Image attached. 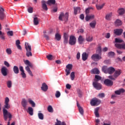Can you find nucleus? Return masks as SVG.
Here are the masks:
<instances>
[{
  "label": "nucleus",
  "instance_id": "obj_1",
  "mask_svg": "<svg viewBox=\"0 0 125 125\" xmlns=\"http://www.w3.org/2000/svg\"><path fill=\"white\" fill-rule=\"evenodd\" d=\"M121 74H122L121 70L118 69L117 70H115L113 75L109 76L108 79H109L110 80H112V81H116V80L118 79V77L121 76Z\"/></svg>",
  "mask_w": 125,
  "mask_h": 125
},
{
  "label": "nucleus",
  "instance_id": "obj_2",
  "mask_svg": "<svg viewBox=\"0 0 125 125\" xmlns=\"http://www.w3.org/2000/svg\"><path fill=\"white\" fill-rule=\"evenodd\" d=\"M24 62L25 64V65H27V66L25 67L26 71H27L28 74H29L30 76H31V77H33V73H32V71H31L29 67H30L31 68L33 67V64L28 60L24 61Z\"/></svg>",
  "mask_w": 125,
  "mask_h": 125
},
{
  "label": "nucleus",
  "instance_id": "obj_3",
  "mask_svg": "<svg viewBox=\"0 0 125 125\" xmlns=\"http://www.w3.org/2000/svg\"><path fill=\"white\" fill-rule=\"evenodd\" d=\"M3 118L5 121H7V118H9V122H10L11 118H12V115L10 112H8L7 110L5 108L3 109Z\"/></svg>",
  "mask_w": 125,
  "mask_h": 125
},
{
  "label": "nucleus",
  "instance_id": "obj_4",
  "mask_svg": "<svg viewBox=\"0 0 125 125\" xmlns=\"http://www.w3.org/2000/svg\"><path fill=\"white\" fill-rule=\"evenodd\" d=\"M25 49L26 50V56L27 57H30V56H32V48L31 45H29L28 43L25 42Z\"/></svg>",
  "mask_w": 125,
  "mask_h": 125
},
{
  "label": "nucleus",
  "instance_id": "obj_5",
  "mask_svg": "<svg viewBox=\"0 0 125 125\" xmlns=\"http://www.w3.org/2000/svg\"><path fill=\"white\" fill-rule=\"evenodd\" d=\"M68 17H69L68 13H66L64 14V13L62 12L59 17V20H60V21H68Z\"/></svg>",
  "mask_w": 125,
  "mask_h": 125
},
{
  "label": "nucleus",
  "instance_id": "obj_6",
  "mask_svg": "<svg viewBox=\"0 0 125 125\" xmlns=\"http://www.w3.org/2000/svg\"><path fill=\"white\" fill-rule=\"evenodd\" d=\"M101 103V101L96 98L92 99L90 102L91 106H98Z\"/></svg>",
  "mask_w": 125,
  "mask_h": 125
},
{
  "label": "nucleus",
  "instance_id": "obj_7",
  "mask_svg": "<svg viewBox=\"0 0 125 125\" xmlns=\"http://www.w3.org/2000/svg\"><path fill=\"white\" fill-rule=\"evenodd\" d=\"M77 42V39L74 35H71L69 37L68 43L70 45H75Z\"/></svg>",
  "mask_w": 125,
  "mask_h": 125
},
{
  "label": "nucleus",
  "instance_id": "obj_8",
  "mask_svg": "<svg viewBox=\"0 0 125 125\" xmlns=\"http://www.w3.org/2000/svg\"><path fill=\"white\" fill-rule=\"evenodd\" d=\"M9 103V98L6 97L5 99L4 105L3 109H9L10 108V104Z\"/></svg>",
  "mask_w": 125,
  "mask_h": 125
},
{
  "label": "nucleus",
  "instance_id": "obj_9",
  "mask_svg": "<svg viewBox=\"0 0 125 125\" xmlns=\"http://www.w3.org/2000/svg\"><path fill=\"white\" fill-rule=\"evenodd\" d=\"M72 69H73V65L68 64L66 65V69L65 70V72L66 73V76H69V75H70L71 70H72Z\"/></svg>",
  "mask_w": 125,
  "mask_h": 125
},
{
  "label": "nucleus",
  "instance_id": "obj_10",
  "mask_svg": "<svg viewBox=\"0 0 125 125\" xmlns=\"http://www.w3.org/2000/svg\"><path fill=\"white\" fill-rule=\"evenodd\" d=\"M8 69L5 66H3L1 68V73L4 77H6L8 75Z\"/></svg>",
  "mask_w": 125,
  "mask_h": 125
},
{
  "label": "nucleus",
  "instance_id": "obj_11",
  "mask_svg": "<svg viewBox=\"0 0 125 125\" xmlns=\"http://www.w3.org/2000/svg\"><path fill=\"white\" fill-rule=\"evenodd\" d=\"M104 84L106 85V86H112L113 85L114 83L111 80L109 79H105L104 82Z\"/></svg>",
  "mask_w": 125,
  "mask_h": 125
},
{
  "label": "nucleus",
  "instance_id": "obj_12",
  "mask_svg": "<svg viewBox=\"0 0 125 125\" xmlns=\"http://www.w3.org/2000/svg\"><path fill=\"white\" fill-rule=\"evenodd\" d=\"M91 59L94 61H98L101 59V56L98 54H94L91 56Z\"/></svg>",
  "mask_w": 125,
  "mask_h": 125
},
{
  "label": "nucleus",
  "instance_id": "obj_13",
  "mask_svg": "<svg viewBox=\"0 0 125 125\" xmlns=\"http://www.w3.org/2000/svg\"><path fill=\"white\" fill-rule=\"evenodd\" d=\"M41 3L42 9L47 11V10H48V8H47V5H46V1H45L44 0H42Z\"/></svg>",
  "mask_w": 125,
  "mask_h": 125
},
{
  "label": "nucleus",
  "instance_id": "obj_14",
  "mask_svg": "<svg viewBox=\"0 0 125 125\" xmlns=\"http://www.w3.org/2000/svg\"><path fill=\"white\" fill-rule=\"evenodd\" d=\"M114 34L116 36H121L123 32H124V30L122 29H116L114 30Z\"/></svg>",
  "mask_w": 125,
  "mask_h": 125
},
{
  "label": "nucleus",
  "instance_id": "obj_15",
  "mask_svg": "<svg viewBox=\"0 0 125 125\" xmlns=\"http://www.w3.org/2000/svg\"><path fill=\"white\" fill-rule=\"evenodd\" d=\"M93 86L95 88L98 90L101 89V84L97 82H95L93 83Z\"/></svg>",
  "mask_w": 125,
  "mask_h": 125
},
{
  "label": "nucleus",
  "instance_id": "obj_16",
  "mask_svg": "<svg viewBox=\"0 0 125 125\" xmlns=\"http://www.w3.org/2000/svg\"><path fill=\"white\" fill-rule=\"evenodd\" d=\"M115 46L118 49H125V44L115 43Z\"/></svg>",
  "mask_w": 125,
  "mask_h": 125
},
{
  "label": "nucleus",
  "instance_id": "obj_17",
  "mask_svg": "<svg viewBox=\"0 0 125 125\" xmlns=\"http://www.w3.org/2000/svg\"><path fill=\"white\" fill-rule=\"evenodd\" d=\"M21 105L23 108V110H26L27 105H28V101L25 99H23L21 101Z\"/></svg>",
  "mask_w": 125,
  "mask_h": 125
},
{
  "label": "nucleus",
  "instance_id": "obj_18",
  "mask_svg": "<svg viewBox=\"0 0 125 125\" xmlns=\"http://www.w3.org/2000/svg\"><path fill=\"white\" fill-rule=\"evenodd\" d=\"M4 16V9L1 7H0V19H1V20H3Z\"/></svg>",
  "mask_w": 125,
  "mask_h": 125
},
{
  "label": "nucleus",
  "instance_id": "obj_19",
  "mask_svg": "<svg viewBox=\"0 0 125 125\" xmlns=\"http://www.w3.org/2000/svg\"><path fill=\"white\" fill-rule=\"evenodd\" d=\"M68 39L69 35L66 33H63V43H64V44L68 43Z\"/></svg>",
  "mask_w": 125,
  "mask_h": 125
},
{
  "label": "nucleus",
  "instance_id": "obj_20",
  "mask_svg": "<svg viewBox=\"0 0 125 125\" xmlns=\"http://www.w3.org/2000/svg\"><path fill=\"white\" fill-rule=\"evenodd\" d=\"M124 92H125V89L120 88L119 90L115 91L114 93L116 94V95H121L122 93H124Z\"/></svg>",
  "mask_w": 125,
  "mask_h": 125
},
{
  "label": "nucleus",
  "instance_id": "obj_21",
  "mask_svg": "<svg viewBox=\"0 0 125 125\" xmlns=\"http://www.w3.org/2000/svg\"><path fill=\"white\" fill-rule=\"evenodd\" d=\"M115 71H116V69H115V68H114L112 66H110V67L108 68L107 74H109L110 75H112V74H114V73L115 72Z\"/></svg>",
  "mask_w": 125,
  "mask_h": 125
},
{
  "label": "nucleus",
  "instance_id": "obj_22",
  "mask_svg": "<svg viewBox=\"0 0 125 125\" xmlns=\"http://www.w3.org/2000/svg\"><path fill=\"white\" fill-rule=\"evenodd\" d=\"M41 89L42 90V91H47V89H48V86H47V84H46V83H44L42 84Z\"/></svg>",
  "mask_w": 125,
  "mask_h": 125
},
{
  "label": "nucleus",
  "instance_id": "obj_23",
  "mask_svg": "<svg viewBox=\"0 0 125 125\" xmlns=\"http://www.w3.org/2000/svg\"><path fill=\"white\" fill-rule=\"evenodd\" d=\"M77 106L79 109V113H80V114L82 116H83V107H82V106H81V105H80V104H79L78 102L77 103Z\"/></svg>",
  "mask_w": 125,
  "mask_h": 125
},
{
  "label": "nucleus",
  "instance_id": "obj_24",
  "mask_svg": "<svg viewBox=\"0 0 125 125\" xmlns=\"http://www.w3.org/2000/svg\"><path fill=\"white\" fill-rule=\"evenodd\" d=\"M100 71L97 68H94L91 70V74H94V75H99Z\"/></svg>",
  "mask_w": 125,
  "mask_h": 125
},
{
  "label": "nucleus",
  "instance_id": "obj_25",
  "mask_svg": "<svg viewBox=\"0 0 125 125\" xmlns=\"http://www.w3.org/2000/svg\"><path fill=\"white\" fill-rule=\"evenodd\" d=\"M27 112L30 116L34 115V109L31 106L28 107Z\"/></svg>",
  "mask_w": 125,
  "mask_h": 125
},
{
  "label": "nucleus",
  "instance_id": "obj_26",
  "mask_svg": "<svg viewBox=\"0 0 125 125\" xmlns=\"http://www.w3.org/2000/svg\"><path fill=\"white\" fill-rule=\"evenodd\" d=\"M39 21H40V19H39V18L38 17L34 18L33 19L34 25H35V26H37V25H39Z\"/></svg>",
  "mask_w": 125,
  "mask_h": 125
},
{
  "label": "nucleus",
  "instance_id": "obj_27",
  "mask_svg": "<svg viewBox=\"0 0 125 125\" xmlns=\"http://www.w3.org/2000/svg\"><path fill=\"white\" fill-rule=\"evenodd\" d=\"M117 12L119 15H124L125 13V10L123 8H120L118 9Z\"/></svg>",
  "mask_w": 125,
  "mask_h": 125
},
{
  "label": "nucleus",
  "instance_id": "obj_28",
  "mask_svg": "<svg viewBox=\"0 0 125 125\" xmlns=\"http://www.w3.org/2000/svg\"><path fill=\"white\" fill-rule=\"evenodd\" d=\"M55 3H56V0H48L46 2V4L48 5H54Z\"/></svg>",
  "mask_w": 125,
  "mask_h": 125
},
{
  "label": "nucleus",
  "instance_id": "obj_29",
  "mask_svg": "<svg viewBox=\"0 0 125 125\" xmlns=\"http://www.w3.org/2000/svg\"><path fill=\"white\" fill-rule=\"evenodd\" d=\"M13 72L15 74H19V68L18 66L15 65L13 68Z\"/></svg>",
  "mask_w": 125,
  "mask_h": 125
},
{
  "label": "nucleus",
  "instance_id": "obj_30",
  "mask_svg": "<svg viewBox=\"0 0 125 125\" xmlns=\"http://www.w3.org/2000/svg\"><path fill=\"white\" fill-rule=\"evenodd\" d=\"M78 42L80 44H82L83 43V41H84V39H83V36L82 35H80L78 39Z\"/></svg>",
  "mask_w": 125,
  "mask_h": 125
},
{
  "label": "nucleus",
  "instance_id": "obj_31",
  "mask_svg": "<svg viewBox=\"0 0 125 125\" xmlns=\"http://www.w3.org/2000/svg\"><path fill=\"white\" fill-rule=\"evenodd\" d=\"M61 34H60V33H56L55 34V40H57V41H58V42H59V41H61Z\"/></svg>",
  "mask_w": 125,
  "mask_h": 125
},
{
  "label": "nucleus",
  "instance_id": "obj_32",
  "mask_svg": "<svg viewBox=\"0 0 125 125\" xmlns=\"http://www.w3.org/2000/svg\"><path fill=\"white\" fill-rule=\"evenodd\" d=\"M87 58H88V56L86 53L85 52L83 53L82 54V60H83V61H85L86 60H87Z\"/></svg>",
  "mask_w": 125,
  "mask_h": 125
},
{
  "label": "nucleus",
  "instance_id": "obj_33",
  "mask_svg": "<svg viewBox=\"0 0 125 125\" xmlns=\"http://www.w3.org/2000/svg\"><path fill=\"white\" fill-rule=\"evenodd\" d=\"M93 18H94V15H91L90 16H86L85 18V19L86 20V21H89V20H90V19H93Z\"/></svg>",
  "mask_w": 125,
  "mask_h": 125
},
{
  "label": "nucleus",
  "instance_id": "obj_34",
  "mask_svg": "<svg viewBox=\"0 0 125 125\" xmlns=\"http://www.w3.org/2000/svg\"><path fill=\"white\" fill-rule=\"evenodd\" d=\"M102 70L103 72L104 73V74H108V68L107 67V66L106 65L103 66L102 68Z\"/></svg>",
  "mask_w": 125,
  "mask_h": 125
},
{
  "label": "nucleus",
  "instance_id": "obj_35",
  "mask_svg": "<svg viewBox=\"0 0 125 125\" xmlns=\"http://www.w3.org/2000/svg\"><path fill=\"white\" fill-rule=\"evenodd\" d=\"M115 23L116 26H121L123 24V22H122V21H121V20L119 19L116 20Z\"/></svg>",
  "mask_w": 125,
  "mask_h": 125
},
{
  "label": "nucleus",
  "instance_id": "obj_36",
  "mask_svg": "<svg viewBox=\"0 0 125 125\" xmlns=\"http://www.w3.org/2000/svg\"><path fill=\"white\" fill-rule=\"evenodd\" d=\"M56 121L57 123H56L55 125H66V123L64 122H61L58 119H57Z\"/></svg>",
  "mask_w": 125,
  "mask_h": 125
},
{
  "label": "nucleus",
  "instance_id": "obj_37",
  "mask_svg": "<svg viewBox=\"0 0 125 125\" xmlns=\"http://www.w3.org/2000/svg\"><path fill=\"white\" fill-rule=\"evenodd\" d=\"M105 5V3H103L102 5H96V8L98 9V10H100L104 7V6Z\"/></svg>",
  "mask_w": 125,
  "mask_h": 125
},
{
  "label": "nucleus",
  "instance_id": "obj_38",
  "mask_svg": "<svg viewBox=\"0 0 125 125\" xmlns=\"http://www.w3.org/2000/svg\"><path fill=\"white\" fill-rule=\"evenodd\" d=\"M74 14L77 15L78 14V11H81V8L80 7H75L74 8Z\"/></svg>",
  "mask_w": 125,
  "mask_h": 125
},
{
  "label": "nucleus",
  "instance_id": "obj_39",
  "mask_svg": "<svg viewBox=\"0 0 125 125\" xmlns=\"http://www.w3.org/2000/svg\"><path fill=\"white\" fill-rule=\"evenodd\" d=\"M28 102L29 104H31L32 107H36V104L31 99H28Z\"/></svg>",
  "mask_w": 125,
  "mask_h": 125
},
{
  "label": "nucleus",
  "instance_id": "obj_40",
  "mask_svg": "<svg viewBox=\"0 0 125 125\" xmlns=\"http://www.w3.org/2000/svg\"><path fill=\"white\" fill-rule=\"evenodd\" d=\"M89 25L91 28L94 29V28H95V26H96V21H92L89 23Z\"/></svg>",
  "mask_w": 125,
  "mask_h": 125
},
{
  "label": "nucleus",
  "instance_id": "obj_41",
  "mask_svg": "<svg viewBox=\"0 0 125 125\" xmlns=\"http://www.w3.org/2000/svg\"><path fill=\"white\" fill-rule=\"evenodd\" d=\"M99 111V107H97L95 109V115L97 118H99V113H98Z\"/></svg>",
  "mask_w": 125,
  "mask_h": 125
},
{
  "label": "nucleus",
  "instance_id": "obj_42",
  "mask_svg": "<svg viewBox=\"0 0 125 125\" xmlns=\"http://www.w3.org/2000/svg\"><path fill=\"white\" fill-rule=\"evenodd\" d=\"M102 79V77H101L99 75H95V82H99V81H101V80Z\"/></svg>",
  "mask_w": 125,
  "mask_h": 125
},
{
  "label": "nucleus",
  "instance_id": "obj_43",
  "mask_svg": "<svg viewBox=\"0 0 125 125\" xmlns=\"http://www.w3.org/2000/svg\"><path fill=\"white\" fill-rule=\"evenodd\" d=\"M112 15L113 14H112V13H109V14H107L105 16V19L106 20H110V19H111V18L112 17Z\"/></svg>",
  "mask_w": 125,
  "mask_h": 125
},
{
  "label": "nucleus",
  "instance_id": "obj_44",
  "mask_svg": "<svg viewBox=\"0 0 125 125\" xmlns=\"http://www.w3.org/2000/svg\"><path fill=\"white\" fill-rule=\"evenodd\" d=\"M86 41L89 42H92L93 41V38L91 36H88L86 38Z\"/></svg>",
  "mask_w": 125,
  "mask_h": 125
},
{
  "label": "nucleus",
  "instance_id": "obj_45",
  "mask_svg": "<svg viewBox=\"0 0 125 125\" xmlns=\"http://www.w3.org/2000/svg\"><path fill=\"white\" fill-rule=\"evenodd\" d=\"M7 86L8 88H10L12 86V82L10 80L8 81L7 82Z\"/></svg>",
  "mask_w": 125,
  "mask_h": 125
},
{
  "label": "nucleus",
  "instance_id": "obj_46",
  "mask_svg": "<svg viewBox=\"0 0 125 125\" xmlns=\"http://www.w3.org/2000/svg\"><path fill=\"white\" fill-rule=\"evenodd\" d=\"M47 110L49 113H53V108L51 105H49L47 107Z\"/></svg>",
  "mask_w": 125,
  "mask_h": 125
},
{
  "label": "nucleus",
  "instance_id": "obj_47",
  "mask_svg": "<svg viewBox=\"0 0 125 125\" xmlns=\"http://www.w3.org/2000/svg\"><path fill=\"white\" fill-rule=\"evenodd\" d=\"M124 42L122 39L119 38H116L115 42L116 43H122Z\"/></svg>",
  "mask_w": 125,
  "mask_h": 125
},
{
  "label": "nucleus",
  "instance_id": "obj_48",
  "mask_svg": "<svg viewBox=\"0 0 125 125\" xmlns=\"http://www.w3.org/2000/svg\"><path fill=\"white\" fill-rule=\"evenodd\" d=\"M38 118L40 120H43V114L42 113H39L38 114Z\"/></svg>",
  "mask_w": 125,
  "mask_h": 125
},
{
  "label": "nucleus",
  "instance_id": "obj_49",
  "mask_svg": "<svg viewBox=\"0 0 125 125\" xmlns=\"http://www.w3.org/2000/svg\"><path fill=\"white\" fill-rule=\"evenodd\" d=\"M60 96H61V93H60V91H57L56 92L55 97H56V98H59Z\"/></svg>",
  "mask_w": 125,
  "mask_h": 125
},
{
  "label": "nucleus",
  "instance_id": "obj_50",
  "mask_svg": "<svg viewBox=\"0 0 125 125\" xmlns=\"http://www.w3.org/2000/svg\"><path fill=\"white\" fill-rule=\"evenodd\" d=\"M107 55L109 57H113V56H115V52L112 51L109 52H108Z\"/></svg>",
  "mask_w": 125,
  "mask_h": 125
},
{
  "label": "nucleus",
  "instance_id": "obj_51",
  "mask_svg": "<svg viewBox=\"0 0 125 125\" xmlns=\"http://www.w3.org/2000/svg\"><path fill=\"white\" fill-rule=\"evenodd\" d=\"M70 77L72 81H74L75 79V72H72L71 73Z\"/></svg>",
  "mask_w": 125,
  "mask_h": 125
},
{
  "label": "nucleus",
  "instance_id": "obj_52",
  "mask_svg": "<svg viewBox=\"0 0 125 125\" xmlns=\"http://www.w3.org/2000/svg\"><path fill=\"white\" fill-rule=\"evenodd\" d=\"M7 36H10L12 37L13 36V31H9L7 32Z\"/></svg>",
  "mask_w": 125,
  "mask_h": 125
},
{
  "label": "nucleus",
  "instance_id": "obj_53",
  "mask_svg": "<svg viewBox=\"0 0 125 125\" xmlns=\"http://www.w3.org/2000/svg\"><path fill=\"white\" fill-rule=\"evenodd\" d=\"M6 51L7 54H8L9 55L11 54V53H12V51H11V49L10 48H7Z\"/></svg>",
  "mask_w": 125,
  "mask_h": 125
},
{
  "label": "nucleus",
  "instance_id": "obj_54",
  "mask_svg": "<svg viewBox=\"0 0 125 125\" xmlns=\"http://www.w3.org/2000/svg\"><path fill=\"white\" fill-rule=\"evenodd\" d=\"M77 92L78 94L79 97H82V91L79 89H77Z\"/></svg>",
  "mask_w": 125,
  "mask_h": 125
},
{
  "label": "nucleus",
  "instance_id": "obj_55",
  "mask_svg": "<svg viewBox=\"0 0 125 125\" xmlns=\"http://www.w3.org/2000/svg\"><path fill=\"white\" fill-rule=\"evenodd\" d=\"M98 96L101 98H104V97H105V94H104V93H100Z\"/></svg>",
  "mask_w": 125,
  "mask_h": 125
},
{
  "label": "nucleus",
  "instance_id": "obj_56",
  "mask_svg": "<svg viewBox=\"0 0 125 125\" xmlns=\"http://www.w3.org/2000/svg\"><path fill=\"white\" fill-rule=\"evenodd\" d=\"M46 57L48 60H52V58H53L52 55H47Z\"/></svg>",
  "mask_w": 125,
  "mask_h": 125
},
{
  "label": "nucleus",
  "instance_id": "obj_57",
  "mask_svg": "<svg viewBox=\"0 0 125 125\" xmlns=\"http://www.w3.org/2000/svg\"><path fill=\"white\" fill-rule=\"evenodd\" d=\"M29 13H33V7H29L27 9Z\"/></svg>",
  "mask_w": 125,
  "mask_h": 125
},
{
  "label": "nucleus",
  "instance_id": "obj_58",
  "mask_svg": "<svg viewBox=\"0 0 125 125\" xmlns=\"http://www.w3.org/2000/svg\"><path fill=\"white\" fill-rule=\"evenodd\" d=\"M103 125H111V122H108L107 123V121H104L103 122Z\"/></svg>",
  "mask_w": 125,
  "mask_h": 125
},
{
  "label": "nucleus",
  "instance_id": "obj_59",
  "mask_svg": "<svg viewBox=\"0 0 125 125\" xmlns=\"http://www.w3.org/2000/svg\"><path fill=\"white\" fill-rule=\"evenodd\" d=\"M76 58L78 60H80V58H81V53L79 52L77 53Z\"/></svg>",
  "mask_w": 125,
  "mask_h": 125
},
{
  "label": "nucleus",
  "instance_id": "obj_60",
  "mask_svg": "<svg viewBox=\"0 0 125 125\" xmlns=\"http://www.w3.org/2000/svg\"><path fill=\"white\" fill-rule=\"evenodd\" d=\"M4 64L5 66H6V67H7L8 68L10 66L9 63H8V62H7L6 61H5L4 62Z\"/></svg>",
  "mask_w": 125,
  "mask_h": 125
},
{
  "label": "nucleus",
  "instance_id": "obj_61",
  "mask_svg": "<svg viewBox=\"0 0 125 125\" xmlns=\"http://www.w3.org/2000/svg\"><path fill=\"white\" fill-rule=\"evenodd\" d=\"M21 75L22 76V78H23V79H25V78H26V74L25 73V71H23V72H21Z\"/></svg>",
  "mask_w": 125,
  "mask_h": 125
},
{
  "label": "nucleus",
  "instance_id": "obj_62",
  "mask_svg": "<svg viewBox=\"0 0 125 125\" xmlns=\"http://www.w3.org/2000/svg\"><path fill=\"white\" fill-rule=\"evenodd\" d=\"M110 37H111V34H110V33H106V34L105 36L106 39H110Z\"/></svg>",
  "mask_w": 125,
  "mask_h": 125
},
{
  "label": "nucleus",
  "instance_id": "obj_63",
  "mask_svg": "<svg viewBox=\"0 0 125 125\" xmlns=\"http://www.w3.org/2000/svg\"><path fill=\"white\" fill-rule=\"evenodd\" d=\"M97 52H98V53H101V46H99L98 47V49H97Z\"/></svg>",
  "mask_w": 125,
  "mask_h": 125
},
{
  "label": "nucleus",
  "instance_id": "obj_64",
  "mask_svg": "<svg viewBox=\"0 0 125 125\" xmlns=\"http://www.w3.org/2000/svg\"><path fill=\"white\" fill-rule=\"evenodd\" d=\"M71 87H72V86H71L70 84H67L66 85V88H67V89H71Z\"/></svg>",
  "mask_w": 125,
  "mask_h": 125
}]
</instances>
